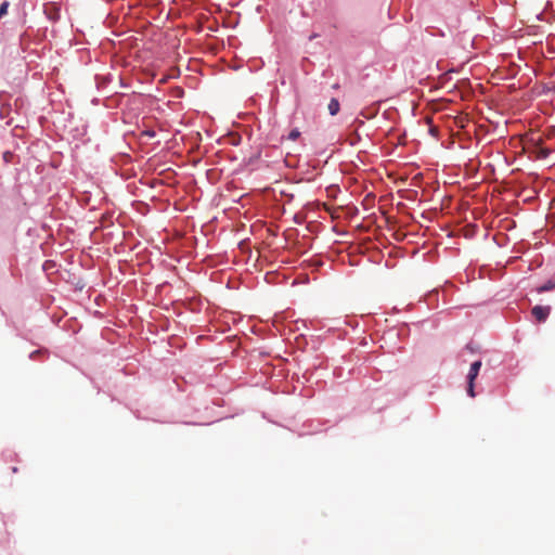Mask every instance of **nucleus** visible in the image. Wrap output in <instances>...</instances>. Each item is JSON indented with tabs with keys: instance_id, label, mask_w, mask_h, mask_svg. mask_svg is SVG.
Wrapping results in <instances>:
<instances>
[{
	"instance_id": "1",
	"label": "nucleus",
	"mask_w": 555,
	"mask_h": 555,
	"mask_svg": "<svg viewBox=\"0 0 555 555\" xmlns=\"http://www.w3.org/2000/svg\"><path fill=\"white\" fill-rule=\"evenodd\" d=\"M530 142L532 143L533 153L535 154L537 158L545 159L548 157L552 149L543 145V139L540 134L537 137L532 135Z\"/></svg>"
},
{
	"instance_id": "2",
	"label": "nucleus",
	"mask_w": 555,
	"mask_h": 555,
	"mask_svg": "<svg viewBox=\"0 0 555 555\" xmlns=\"http://www.w3.org/2000/svg\"><path fill=\"white\" fill-rule=\"evenodd\" d=\"M481 367V361H475L472 363L469 372L467 374V393L469 397L474 398L475 393V379L477 378L479 371Z\"/></svg>"
},
{
	"instance_id": "3",
	"label": "nucleus",
	"mask_w": 555,
	"mask_h": 555,
	"mask_svg": "<svg viewBox=\"0 0 555 555\" xmlns=\"http://www.w3.org/2000/svg\"><path fill=\"white\" fill-rule=\"evenodd\" d=\"M531 313L533 318L538 322H545L551 313V307L550 306H534L531 310Z\"/></svg>"
},
{
	"instance_id": "4",
	"label": "nucleus",
	"mask_w": 555,
	"mask_h": 555,
	"mask_svg": "<svg viewBox=\"0 0 555 555\" xmlns=\"http://www.w3.org/2000/svg\"><path fill=\"white\" fill-rule=\"evenodd\" d=\"M328 112L332 116H335L339 109H340V104L338 102L337 99L333 98L330 103H328Z\"/></svg>"
},
{
	"instance_id": "5",
	"label": "nucleus",
	"mask_w": 555,
	"mask_h": 555,
	"mask_svg": "<svg viewBox=\"0 0 555 555\" xmlns=\"http://www.w3.org/2000/svg\"><path fill=\"white\" fill-rule=\"evenodd\" d=\"M555 288V281L554 280H548L546 283H544L543 285L537 287V293L541 294V293H544V292H550L552 289Z\"/></svg>"
},
{
	"instance_id": "6",
	"label": "nucleus",
	"mask_w": 555,
	"mask_h": 555,
	"mask_svg": "<svg viewBox=\"0 0 555 555\" xmlns=\"http://www.w3.org/2000/svg\"><path fill=\"white\" fill-rule=\"evenodd\" d=\"M299 135L300 132L297 129H293L288 134V139L295 141L299 138Z\"/></svg>"
},
{
	"instance_id": "7",
	"label": "nucleus",
	"mask_w": 555,
	"mask_h": 555,
	"mask_svg": "<svg viewBox=\"0 0 555 555\" xmlns=\"http://www.w3.org/2000/svg\"><path fill=\"white\" fill-rule=\"evenodd\" d=\"M8 8H9V2L8 1H4L1 5H0V15L3 16L7 14L8 12Z\"/></svg>"
},
{
	"instance_id": "8",
	"label": "nucleus",
	"mask_w": 555,
	"mask_h": 555,
	"mask_svg": "<svg viewBox=\"0 0 555 555\" xmlns=\"http://www.w3.org/2000/svg\"><path fill=\"white\" fill-rule=\"evenodd\" d=\"M144 134H146L149 137H154L155 132L154 131H145Z\"/></svg>"
},
{
	"instance_id": "9",
	"label": "nucleus",
	"mask_w": 555,
	"mask_h": 555,
	"mask_svg": "<svg viewBox=\"0 0 555 555\" xmlns=\"http://www.w3.org/2000/svg\"><path fill=\"white\" fill-rule=\"evenodd\" d=\"M430 132H431V134H436L437 133V129L436 128H431Z\"/></svg>"
},
{
	"instance_id": "10",
	"label": "nucleus",
	"mask_w": 555,
	"mask_h": 555,
	"mask_svg": "<svg viewBox=\"0 0 555 555\" xmlns=\"http://www.w3.org/2000/svg\"><path fill=\"white\" fill-rule=\"evenodd\" d=\"M12 472H13V473H16V472H17V467H13V468H12Z\"/></svg>"
},
{
	"instance_id": "11",
	"label": "nucleus",
	"mask_w": 555,
	"mask_h": 555,
	"mask_svg": "<svg viewBox=\"0 0 555 555\" xmlns=\"http://www.w3.org/2000/svg\"><path fill=\"white\" fill-rule=\"evenodd\" d=\"M1 17H2V16L0 15V18H1Z\"/></svg>"
}]
</instances>
